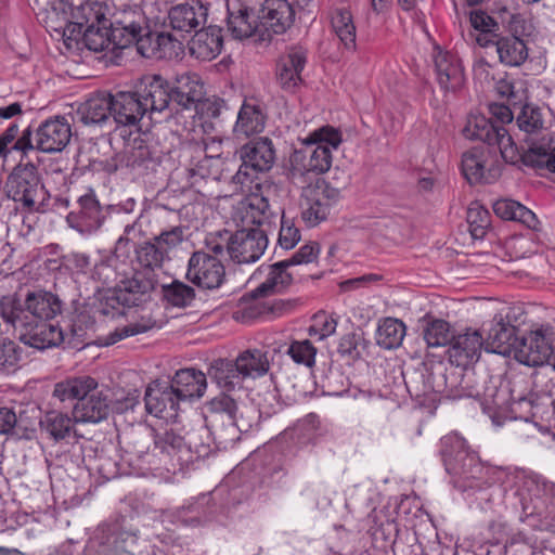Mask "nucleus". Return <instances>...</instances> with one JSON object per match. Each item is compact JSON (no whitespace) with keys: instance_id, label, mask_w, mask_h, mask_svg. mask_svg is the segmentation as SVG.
Returning a JSON list of instances; mask_svg holds the SVG:
<instances>
[{"instance_id":"25","label":"nucleus","mask_w":555,"mask_h":555,"mask_svg":"<svg viewBox=\"0 0 555 555\" xmlns=\"http://www.w3.org/2000/svg\"><path fill=\"white\" fill-rule=\"evenodd\" d=\"M208 9L201 2L180 3L172 7L168 12L169 26L180 33L198 30L206 24Z\"/></svg>"},{"instance_id":"42","label":"nucleus","mask_w":555,"mask_h":555,"mask_svg":"<svg viewBox=\"0 0 555 555\" xmlns=\"http://www.w3.org/2000/svg\"><path fill=\"white\" fill-rule=\"evenodd\" d=\"M494 214L504 219L524 223L528 228H535L538 220L535 215L526 206L513 199H499L493 204Z\"/></svg>"},{"instance_id":"38","label":"nucleus","mask_w":555,"mask_h":555,"mask_svg":"<svg viewBox=\"0 0 555 555\" xmlns=\"http://www.w3.org/2000/svg\"><path fill=\"white\" fill-rule=\"evenodd\" d=\"M289 267L285 260L271 264L266 280L253 291V296L266 297L285 289L293 281L292 274L287 272Z\"/></svg>"},{"instance_id":"5","label":"nucleus","mask_w":555,"mask_h":555,"mask_svg":"<svg viewBox=\"0 0 555 555\" xmlns=\"http://www.w3.org/2000/svg\"><path fill=\"white\" fill-rule=\"evenodd\" d=\"M73 17L75 21L66 25L63 35H82L86 47L94 52L119 49L117 39L114 38V28L109 26L100 3L86 2L77 5Z\"/></svg>"},{"instance_id":"46","label":"nucleus","mask_w":555,"mask_h":555,"mask_svg":"<svg viewBox=\"0 0 555 555\" xmlns=\"http://www.w3.org/2000/svg\"><path fill=\"white\" fill-rule=\"evenodd\" d=\"M423 337L428 347H441L451 343L450 324L441 319L424 318Z\"/></svg>"},{"instance_id":"11","label":"nucleus","mask_w":555,"mask_h":555,"mask_svg":"<svg viewBox=\"0 0 555 555\" xmlns=\"http://www.w3.org/2000/svg\"><path fill=\"white\" fill-rule=\"evenodd\" d=\"M337 195V190L320 178L305 186L300 201L301 218L305 223L308 227H315L325 220Z\"/></svg>"},{"instance_id":"7","label":"nucleus","mask_w":555,"mask_h":555,"mask_svg":"<svg viewBox=\"0 0 555 555\" xmlns=\"http://www.w3.org/2000/svg\"><path fill=\"white\" fill-rule=\"evenodd\" d=\"M222 256H224L223 244L215 241L208 242L207 251H196L189 259L188 280L202 288H219L225 280Z\"/></svg>"},{"instance_id":"56","label":"nucleus","mask_w":555,"mask_h":555,"mask_svg":"<svg viewBox=\"0 0 555 555\" xmlns=\"http://www.w3.org/2000/svg\"><path fill=\"white\" fill-rule=\"evenodd\" d=\"M135 253L138 261L145 268V270L153 271L154 268L162 267L165 259H167V256L154 240L140 245Z\"/></svg>"},{"instance_id":"27","label":"nucleus","mask_w":555,"mask_h":555,"mask_svg":"<svg viewBox=\"0 0 555 555\" xmlns=\"http://www.w3.org/2000/svg\"><path fill=\"white\" fill-rule=\"evenodd\" d=\"M307 63V51L301 47H292L287 53L281 56L276 77L284 90H294L301 81V72Z\"/></svg>"},{"instance_id":"57","label":"nucleus","mask_w":555,"mask_h":555,"mask_svg":"<svg viewBox=\"0 0 555 555\" xmlns=\"http://www.w3.org/2000/svg\"><path fill=\"white\" fill-rule=\"evenodd\" d=\"M287 354L295 363L311 369L315 364L317 348L308 339L294 340L287 349Z\"/></svg>"},{"instance_id":"64","label":"nucleus","mask_w":555,"mask_h":555,"mask_svg":"<svg viewBox=\"0 0 555 555\" xmlns=\"http://www.w3.org/2000/svg\"><path fill=\"white\" fill-rule=\"evenodd\" d=\"M156 59H172L179 55L181 50V42L173 39L168 33H156Z\"/></svg>"},{"instance_id":"22","label":"nucleus","mask_w":555,"mask_h":555,"mask_svg":"<svg viewBox=\"0 0 555 555\" xmlns=\"http://www.w3.org/2000/svg\"><path fill=\"white\" fill-rule=\"evenodd\" d=\"M68 225L82 235H90L98 231L104 216L95 195L90 192L78 198V210L68 214Z\"/></svg>"},{"instance_id":"9","label":"nucleus","mask_w":555,"mask_h":555,"mask_svg":"<svg viewBox=\"0 0 555 555\" xmlns=\"http://www.w3.org/2000/svg\"><path fill=\"white\" fill-rule=\"evenodd\" d=\"M555 332L550 325H541L516 340L512 357L528 366L550 363Z\"/></svg>"},{"instance_id":"34","label":"nucleus","mask_w":555,"mask_h":555,"mask_svg":"<svg viewBox=\"0 0 555 555\" xmlns=\"http://www.w3.org/2000/svg\"><path fill=\"white\" fill-rule=\"evenodd\" d=\"M331 28L341 47L347 52L357 50V27L353 14L349 8L340 5L335 7L330 15Z\"/></svg>"},{"instance_id":"62","label":"nucleus","mask_w":555,"mask_h":555,"mask_svg":"<svg viewBox=\"0 0 555 555\" xmlns=\"http://www.w3.org/2000/svg\"><path fill=\"white\" fill-rule=\"evenodd\" d=\"M519 129L526 133H534L543 127V119L539 108L526 105L517 117Z\"/></svg>"},{"instance_id":"39","label":"nucleus","mask_w":555,"mask_h":555,"mask_svg":"<svg viewBox=\"0 0 555 555\" xmlns=\"http://www.w3.org/2000/svg\"><path fill=\"white\" fill-rule=\"evenodd\" d=\"M74 416L60 411L47 412L40 421V429L55 441L64 440L76 435Z\"/></svg>"},{"instance_id":"8","label":"nucleus","mask_w":555,"mask_h":555,"mask_svg":"<svg viewBox=\"0 0 555 555\" xmlns=\"http://www.w3.org/2000/svg\"><path fill=\"white\" fill-rule=\"evenodd\" d=\"M241 158L242 165L232 176V183L235 184L236 191L253 181V173L266 172L272 168L275 162L272 141L269 138H259L246 143L241 149Z\"/></svg>"},{"instance_id":"31","label":"nucleus","mask_w":555,"mask_h":555,"mask_svg":"<svg viewBox=\"0 0 555 555\" xmlns=\"http://www.w3.org/2000/svg\"><path fill=\"white\" fill-rule=\"evenodd\" d=\"M109 414V400L107 395L98 390L78 401L73 409V416L76 423H100Z\"/></svg>"},{"instance_id":"40","label":"nucleus","mask_w":555,"mask_h":555,"mask_svg":"<svg viewBox=\"0 0 555 555\" xmlns=\"http://www.w3.org/2000/svg\"><path fill=\"white\" fill-rule=\"evenodd\" d=\"M208 411L220 416L222 421H228V424L237 431H247L250 427L248 423H245L242 418H237V403L234 399L227 395H220L215 397L208 402Z\"/></svg>"},{"instance_id":"4","label":"nucleus","mask_w":555,"mask_h":555,"mask_svg":"<svg viewBox=\"0 0 555 555\" xmlns=\"http://www.w3.org/2000/svg\"><path fill=\"white\" fill-rule=\"evenodd\" d=\"M3 191L18 208L29 214L44 211L49 205L50 193L39 169L30 162L13 167L4 181Z\"/></svg>"},{"instance_id":"41","label":"nucleus","mask_w":555,"mask_h":555,"mask_svg":"<svg viewBox=\"0 0 555 555\" xmlns=\"http://www.w3.org/2000/svg\"><path fill=\"white\" fill-rule=\"evenodd\" d=\"M208 411L220 416L222 421H228V424L237 431H247L250 427L248 423H245L242 418H237V403L234 399L227 395H220L215 397L208 402Z\"/></svg>"},{"instance_id":"32","label":"nucleus","mask_w":555,"mask_h":555,"mask_svg":"<svg viewBox=\"0 0 555 555\" xmlns=\"http://www.w3.org/2000/svg\"><path fill=\"white\" fill-rule=\"evenodd\" d=\"M17 330L22 332L21 339L26 345L39 350L56 347L64 339L62 330L49 321L36 322Z\"/></svg>"},{"instance_id":"18","label":"nucleus","mask_w":555,"mask_h":555,"mask_svg":"<svg viewBox=\"0 0 555 555\" xmlns=\"http://www.w3.org/2000/svg\"><path fill=\"white\" fill-rule=\"evenodd\" d=\"M145 410L149 414L165 421L175 420L178 415L180 400L170 383H152L144 396Z\"/></svg>"},{"instance_id":"52","label":"nucleus","mask_w":555,"mask_h":555,"mask_svg":"<svg viewBox=\"0 0 555 555\" xmlns=\"http://www.w3.org/2000/svg\"><path fill=\"white\" fill-rule=\"evenodd\" d=\"M24 350L14 340L8 337L0 338V372L15 371L22 359Z\"/></svg>"},{"instance_id":"21","label":"nucleus","mask_w":555,"mask_h":555,"mask_svg":"<svg viewBox=\"0 0 555 555\" xmlns=\"http://www.w3.org/2000/svg\"><path fill=\"white\" fill-rule=\"evenodd\" d=\"M483 347L482 334L468 328L451 339L448 350L450 362L463 367L474 364L479 360Z\"/></svg>"},{"instance_id":"58","label":"nucleus","mask_w":555,"mask_h":555,"mask_svg":"<svg viewBox=\"0 0 555 555\" xmlns=\"http://www.w3.org/2000/svg\"><path fill=\"white\" fill-rule=\"evenodd\" d=\"M524 488L532 499L540 500L543 503L555 499V485L540 476L525 477Z\"/></svg>"},{"instance_id":"6","label":"nucleus","mask_w":555,"mask_h":555,"mask_svg":"<svg viewBox=\"0 0 555 555\" xmlns=\"http://www.w3.org/2000/svg\"><path fill=\"white\" fill-rule=\"evenodd\" d=\"M154 443L155 449L176 460L181 467L208 456L214 450L211 433L204 425L192 428L184 436L173 428L166 429L155 435Z\"/></svg>"},{"instance_id":"44","label":"nucleus","mask_w":555,"mask_h":555,"mask_svg":"<svg viewBox=\"0 0 555 555\" xmlns=\"http://www.w3.org/2000/svg\"><path fill=\"white\" fill-rule=\"evenodd\" d=\"M404 336V323L395 318H386L380 321L376 332L377 344L385 349L399 347Z\"/></svg>"},{"instance_id":"47","label":"nucleus","mask_w":555,"mask_h":555,"mask_svg":"<svg viewBox=\"0 0 555 555\" xmlns=\"http://www.w3.org/2000/svg\"><path fill=\"white\" fill-rule=\"evenodd\" d=\"M190 154L191 160V175L192 177H198L201 179L211 178L214 180H220L222 177L221 167L223 162L221 158H209L204 157L199 154H194L193 152H188Z\"/></svg>"},{"instance_id":"23","label":"nucleus","mask_w":555,"mask_h":555,"mask_svg":"<svg viewBox=\"0 0 555 555\" xmlns=\"http://www.w3.org/2000/svg\"><path fill=\"white\" fill-rule=\"evenodd\" d=\"M70 137V126L65 118H51L38 127L36 147L43 153L61 152L68 144Z\"/></svg>"},{"instance_id":"15","label":"nucleus","mask_w":555,"mask_h":555,"mask_svg":"<svg viewBox=\"0 0 555 555\" xmlns=\"http://www.w3.org/2000/svg\"><path fill=\"white\" fill-rule=\"evenodd\" d=\"M109 26L114 28L117 47L125 49L132 46L135 36L145 31L147 20L139 5H125L113 13Z\"/></svg>"},{"instance_id":"55","label":"nucleus","mask_w":555,"mask_h":555,"mask_svg":"<svg viewBox=\"0 0 555 555\" xmlns=\"http://www.w3.org/2000/svg\"><path fill=\"white\" fill-rule=\"evenodd\" d=\"M366 348V341L361 334L347 333L338 341L337 352L343 359L356 361L362 357Z\"/></svg>"},{"instance_id":"53","label":"nucleus","mask_w":555,"mask_h":555,"mask_svg":"<svg viewBox=\"0 0 555 555\" xmlns=\"http://www.w3.org/2000/svg\"><path fill=\"white\" fill-rule=\"evenodd\" d=\"M466 219L472 236L482 238L490 225V212L478 202H474L467 209Z\"/></svg>"},{"instance_id":"33","label":"nucleus","mask_w":555,"mask_h":555,"mask_svg":"<svg viewBox=\"0 0 555 555\" xmlns=\"http://www.w3.org/2000/svg\"><path fill=\"white\" fill-rule=\"evenodd\" d=\"M222 43L221 28L210 25L195 31L189 42V50L195 59L210 61L220 54Z\"/></svg>"},{"instance_id":"45","label":"nucleus","mask_w":555,"mask_h":555,"mask_svg":"<svg viewBox=\"0 0 555 555\" xmlns=\"http://www.w3.org/2000/svg\"><path fill=\"white\" fill-rule=\"evenodd\" d=\"M236 371H240L243 379L256 378L264 375L269 370L267 357L259 350H247L236 358Z\"/></svg>"},{"instance_id":"10","label":"nucleus","mask_w":555,"mask_h":555,"mask_svg":"<svg viewBox=\"0 0 555 555\" xmlns=\"http://www.w3.org/2000/svg\"><path fill=\"white\" fill-rule=\"evenodd\" d=\"M460 467L461 472H453L450 476L454 487L462 491L481 490L494 483H505L508 477L505 468L481 463L477 453L470 455Z\"/></svg>"},{"instance_id":"54","label":"nucleus","mask_w":555,"mask_h":555,"mask_svg":"<svg viewBox=\"0 0 555 555\" xmlns=\"http://www.w3.org/2000/svg\"><path fill=\"white\" fill-rule=\"evenodd\" d=\"M236 360H218L212 365L214 377L218 385L224 388H234L240 385L243 377L240 371H236Z\"/></svg>"},{"instance_id":"37","label":"nucleus","mask_w":555,"mask_h":555,"mask_svg":"<svg viewBox=\"0 0 555 555\" xmlns=\"http://www.w3.org/2000/svg\"><path fill=\"white\" fill-rule=\"evenodd\" d=\"M98 388V382L90 376H79L67 378L54 386L53 396L60 401L75 400L81 401Z\"/></svg>"},{"instance_id":"16","label":"nucleus","mask_w":555,"mask_h":555,"mask_svg":"<svg viewBox=\"0 0 555 555\" xmlns=\"http://www.w3.org/2000/svg\"><path fill=\"white\" fill-rule=\"evenodd\" d=\"M294 10L287 0H264L259 10V41H268L273 35L285 33L294 22Z\"/></svg>"},{"instance_id":"30","label":"nucleus","mask_w":555,"mask_h":555,"mask_svg":"<svg viewBox=\"0 0 555 555\" xmlns=\"http://www.w3.org/2000/svg\"><path fill=\"white\" fill-rule=\"evenodd\" d=\"M516 340H518L516 327L504 322L501 315H496L492 321L488 338L485 340V349L489 352L512 357Z\"/></svg>"},{"instance_id":"61","label":"nucleus","mask_w":555,"mask_h":555,"mask_svg":"<svg viewBox=\"0 0 555 555\" xmlns=\"http://www.w3.org/2000/svg\"><path fill=\"white\" fill-rule=\"evenodd\" d=\"M337 319L334 315L320 313L314 315L313 324L309 327L308 333L318 340H323L333 334L337 328Z\"/></svg>"},{"instance_id":"49","label":"nucleus","mask_w":555,"mask_h":555,"mask_svg":"<svg viewBox=\"0 0 555 555\" xmlns=\"http://www.w3.org/2000/svg\"><path fill=\"white\" fill-rule=\"evenodd\" d=\"M488 144L498 145L501 156L506 163L516 164L519 159H524V155L520 154L518 146L504 126L496 127L491 137V143Z\"/></svg>"},{"instance_id":"36","label":"nucleus","mask_w":555,"mask_h":555,"mask_svg":"<svg viewBox=\"0 0 555 555\" xmlns=\"http://www.w3.org/2000/svg\"><path fill=\"white\" fill-rule=\"evenodd\" d=\"M80 120L86 124H101L113 116V94L100 92L89 98L78 108Z\"/></svg>"},{"instance_id":"50","label":"nucleus","mask_w":555,"mask_h":555,"mask_svg":"<svg viewBox=\"0 0 555 555\" xmlns=\"http://www.w3.org/2000/svg\"><path fill=\"white\" fill-rule=\"evenodd\" d=\"M162 293L168 304L179 308L190 306L195 298L194 288L180 281L162 285Z\"/></svg>"},{"instance_id":"60","label":"nucleus","mask_w":555,"mask_h":555,"mask_svg":"<svg viewBox=\"0 0 555 555\" xmlns=\"http://www.w3.org/2000/svg\"><path fill=\"white\" fill-rule=\"evenodd\" d=\"M156 322L150 315H143L139 320L128 323L127 325L117 328L112 334V341L116 343L124 338L145 333L155 327Z\"/></svg>"},{"instance_id":"28","label":"nucleus","mask_w":555,"mask_h":555,"mask_svg":"<svg viewBox=\"0 0 555 555\" xmlns=\"http://www.w3.org/2000/svg\"><path fill=\"white\" fill-rule=\"evenodd\" d=\"M157 159L153 156L150 146L142 140L128 143L118 155V166L130 169L135 176L142 177L154 170Z\"/></svg>"},{"instance_id":"59","label":"nucleus","mask_w":555,"mask_h":555,"mask_svg":"<svg viewBox=\"0 0 555 555\" xmlns=\"http://www.w3.org/2000/svg\"><path fill=\"white\" fill-rule=\"evenodd\" d=\"M280 223L279 246L285 250L293 249L301 238L300 231L295 225L294 219L288 218L285 214L282 215Z\"/></svg>"},{"instance_id":"48","label":"nucleus","mask_w":555,"mask_h":555,"mask_svg":"<svg viewBox=\"0 0 555 555\" xmlns=\"http://www.w3.org/2000/svg\"><path fill=\"white\" fill-rule=\"evenodd\" d=\"M488 144L498 145L501 156L506 163L516 164L519 159H524V155L520 154L518 146L504 126L496 127L491 137V143Z\"/></svg>"},{"instance_id":"17","label":"nucleus","mask_w":555,"mask_h":555,"mask_svg":"<svg viewBox=\"0 0 555 555\" xmlns=\"http://www.w3.org/2000/svg\"><path fill=\"white\" fill-rule=\"evenodd\" d=\"M156 275L154 271H134L131 276H122L114 286L116 300L127 307L138 306L145 301L155 288Z\"/></svg>"},{"instance_id":"3","label":"nucleus","mask_w":555,"mask_h":555,"mask_svg":"<svg viewBox=\"0 0 555 555\" xmlns=\"http://www.w3.org/2000/svg\"><path fill=\"white\" fill-rule=\"evenodd\" d=\"M62 311V301L51 292L37 289L26 293L24 298L3 297L0 300V314L4 322L15 330L36 322L50 321Z\"/></svg>"},{"instance_id":"14","label":"nucleus","mask_w":555,"mask_h":555,"mask_svg":"<svg viewBox=\"0 0 555 555\" xmlns=\"http://www.w3.org/2000/svg\"><path fill=\"white\" fill-rule=\"evenodd\" d=\"M463 176L470 184L493 183L502 173V166L486 146H475L462 155Z\"/></svg>"},{"instance_id":"63","label":"nucleus","mask_w":555,"mask_h":555,"mask_svg":"<svg viewBox=\"0 0 555 555\" xmlns=\"http://www.w3.org/2000/svg\"><path fill=\"white\" fill-rule=\"evenodd\" d=\"M114 261V259H106L95 263L91 272L92 279L99 281L103 286L116 284L120 274L117 272Z\"/></svg>"},{"instance_id":"51","label":"nucleus","mask_w":555,"mask_h":555,"mask_svg":"<svg viewBox=\"0 0 555 555\" xmlns=\"http://www.w3.org/2000/svg\"><path fill=\"white\" fill-rule=\"evenodd\" d=\"M498 126L493 125L485 116H469L465 127L463 128V134L469 140H479L486 143H491V137L493 135Z\"/></svg>"},{"instance_id":"43","label":"nucleus","mask_w":555,"mask_h":555,"mask_svg":"<svg viewBox=\"0 0 555 555\" xmlns=\"http://www.w3.org/2000/svg\"><path fill=\"white\" fill-rule=\"evenodd\" d=\"M496 51L500 61L507 66H519L528 57L525 41L518 37L500 38L496 41Z\"/></svg>"},{"instance_id":"19","label":"nucleus","mask_w":555,"mask_h":555,"mask_svg":"<svg viewBox=\"0 0 555 555\" xmlns=\"http://www.w3.org/2000/svg\"><path fill=\"white\" fill-rule=\"evenodd\" d=\"M227 10V29L234 39L244 40L254 37L259 41L260 23L251 9L238 0H228Z\"/></svg>"},{"instance_id":"20","label":"nucleus","mask_w":555,"mask_h":555,"mask_svg":"<svg viewBox=\"0 0 555 555\" xmlns=\"http://www.w3.org/2000/svg\"><path fill=\"white\" fill-rule=\"evenodd\" d=\"M166 89L169 95V103L173 102L183 109L196 107L205 94L201 77L195 73L189 72L178 74L172 87L166 80Z\"/></svg>"},{"instance_id":"26","label":"nucleus","mask_w":555,"mask_h":555,"mask_svg":"<svg viewBox=\"0 0 555 555\" xmlns=\"http://www.w3.org/2000/svg\"><path fill=\"white\" fill-rule=\"evenodd\" d=\"M437 80L441 89L455 92L465 81L464 69L460 59L449 51L437 50L434 55Z\"/></svg>"},{"instance_id":"35","label":"nucleus","mask_w":555,"mask_h":555,"mask_svg":"<svg viewBox=\"0 0 555 555\" xmlns=\"http://www.w3.org/2000/svg\"><path fill=\"white\" fill-rule=\"evenodd\" d=\"M170 385L181 402L201 398L206 390L207 380L203 372L194 369H184L175 374Z\"/></svg>"},{"instance_id":"29","label":"nucleus","mask_w":555,"mask_h":555,"mask_svg":"<svg viewBox=\"0 0 555 555\" xmlns=\"http://www.w3.org/2000/svg\"><path fill=\"white\" fill-rule=\"evenodd\" d=\"M475 453L466 440L455 433L448 434L440 439L439 455L449 475L453 472H461L460 466Z\"/></svg>"},{"instance_id":"2","label":"nucleus","mask_w":555,"mask_h":555,"mask_svg":"<svg viewBox=\"0 0 555 555\" xmlns=\"http://www.w3.org/2000/svg\"><path fill=\"white\" fill-rule=\"evenodd\" d=\"M343 142L341 132L323 126L311 132L304 141L302 147L295 150L289 157V175L293 180L305 182L309 173L321 175L330 170L333 151Z\"/></svg>"},{"instance_id":"24","label":"nucleus","mask_w":555,"mask_h":555,"mask_svg":"<svg viewBox=\"0 0 555 555\" xmlns=\"http://www.w3.org/2000/svg\"><path fill=\"white\" fill-rule=\"evenodd\" d=\"M267 115L263 104L256 98L245 99L233 127L236 138H248L263 131Z\"/></svg>"},{"instance_id":"13","label":"nucleus","mask_w":555,"mask_h":555,"mask_svg":"<svg viewBox=\"0 0 555 555\" xmlns=\"http://www.w3.org/2000/svg\"><path fill=\"white\" fill-rule=\"evenodd\" d=\"M224 246V254L237 263H251L259 260L268 247L266 229L246 230L237 228Z\"/></svg>"},{"instance_id":"1","label":"nucleus","mask_w":555,"mask_h":555,"mask_svg":"<svg viewBox=\"0 0 555 555\" xmlns=\"http://www.w3.org/2000/svg\"><path fill=\"white\" fill-rule=\"evenodd\" d=\"M169 105L166 79L145 76L134 91L113 94V118L122 126H137L146 114L162 113Z\"/></svg>"},{"instance_id":"12","label":"nucleus","mask_w":555,"mask_h":555,"mask_svg":"<svg viewBox=\"0 0 555 555\" xmlns=\"http://www.w3.org/2000/svg\"><path fill=\"white\" fill-rule=\"evenodd\" d=\"M278 216L269 201L261 194L251 192L234 208L232 219L237 228L246 230L266 229L267 234L275 223Z\"/></svg>"}]
</instances>
